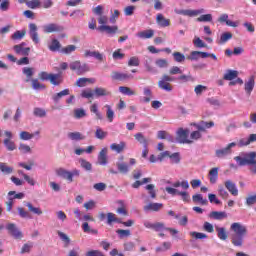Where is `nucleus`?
<instances>
[{
	"instance_id": "obj_1",
	"label": "nucleus",
	"mask_w": 256,
	"mask_h": 256,
	"mask_svg": "<svg viewBox=\"0 0 256 256\" xmlns=\"http://www.w3.org/2000/svg\"><path fill=\"white\" fill-rule=\"evenodd\" d=\"M233 234L231 235V243L234 247H243V243L245 241V237L247 236V226L234 222L230 226Z\"/></svg>"
},
{
	"instance_id": "obj_2",
	"label": "nucleus",
	"mask_w": 256,
	"mask_h": 256,
	"mask_svg": "<svg viewBox=\"0 0 256 256\" xmlns=\"http://www.w3.org/2000/svg\"><path fill=\"white\" fill-rule=\"evenodd\" d=\"M234 161H236L239 167H249V171L256 175V152H242L240 156L234 157Z\"/></svg>"
},
{
	"instance_id": "obj_3",
	"label": "nucleus",
	"mask_w": 256,
	"mask_h": 256,
	"mask_svg": "<svg viewBox=\"0 0 256 256\" xmlns=\"http://www.w3.org/2000/svg\"><path fill=\"white\" fill-rule=\"evenodd\" d=\"M24 205H25V207L28 208V211L25 210V208H23V207L17 208L18 215H19V217H21V219H31V213H33V215H38V216L43 215V210H41L40 207H35L33 205V203L24 202Z\"/></svg>"
},
{
	"instance_id": "obj_4",
	"label": "nucleus",
	"mask_w": 256,
	"mask_h": 256,
	"mask_svg": "<svg viewBox=\"0 0 256 256\" xmlns=\"http://www.w3.org/2000/svg\"><path fill=\"white\" fill-rule=\"evenodd\" d=\"M41 81H50L52 85L59 86L63 83L61 74H49L46 71H42L38 74Z\"/></svg>"
},
{
	"instance_id": "obj_5",
	"label": "nucleus",
	"mask_w": 256,
	"mask_h": 256,
	"mask_svg": "<svg viewBox=\"0 0 256 256\" xmlns=\"http://www.w3.org/2000/svg\"><path fill=\"white\" fill-rule=\"evenodd\" d=\"M56 175H58V177H62V179H66L68 183H73V178L79 177L81 175V171L77 169L69 171L65 168H59L56 170Z\"/></svg>"
},
{
	"instance_id": "obj_6",
	"label": "nucleus",
	"mask_w": 256,
	"mask_h": 256,
	"mask_svg": "<svg viewBox=\"0 0 256 256\" xmlns=\"http://www.w3.org/2000/svg\"><path fill=\"white\" fill-rule=\"evenodd\" d=\"M173 81H175L174 77L165 74L158 81V87L159 89H162V91H167L168 93H171V91H173V86L170 83Z\"/></svg>"
},
{
	"instance_id": "obj_7",
	"label": "nucleus",
	"mask_w": 256,
	"mask_h": 256,
	"mask_svg": "<svg viewBox=\"0 0 256 256\" xmlns=\"http://www.w3.org/2000/svg\"><path fill=\"white\" fill-rule=\"evenodd\" d=\"M69 67L71 69V71H76L77 75H85V73H87V71H89V65H87L86 63H81V61L76 60L74 62H71L69 64Z\"/></svg>"
},
{
	"instance_id": "obj_8",
	"label": "nucleus",
	"mask_w": 256,
	"mask_h": 256,
	"mask_svg": "<svg viewBox=\"0 0 256 256\" xmlns=\"http://www.w3.org/2000/svg\"><path fill=\"white\" fill-rule=\"evenodd\" d=\"M4 135L6 138L4 139L3 144L6 147L7 151H15V149H17V145H15V142L12 140L13 132L5 131Z\"/></svg>"
},
{
	"instance_id": "obj_9",
	"label": "nucleus",
	"mask_w": 256,
	"mask_h": 256,
	"mask_svg": "<svg viewBox=\"0 0 256 256\" xmlns=\"http://www.w3.org/2000/svg\"><path fill=\"white\" fill-rule=\"evenodd\" d=\"M177 15H184L185 17H197V15H201L205 13V9L201 8L198 10H183V9H175L174 10Z\"/></svg>"
},
{
	"instance_id": "obj_10",
	"label": "nucleus",
	"mask_w": 256,
	"mask_h": 256,
	"mask_svg": "<svg viewBox=\"0 0 256 256\" xmlns=\"http://www.w3.org/2000/svg\"><path fill=\"white\" fill-rule=\"evenodd\" d=\"M189 129H183L179 128L177 131V138L176 141L177 143H193V141L189 140Z\"/></svg>"
},
{
	"instance_id": "obj_11",
	"label": "nucleus",
	"mask_w": 256,
	"mask_h": 256,
	"mask_svg": "<svg viewBox=\"0 0 256 256\" xmlns=\"http://www.w3.org/2000/svg\"><path fill=\"white\" fill-rule=\"evenodd\" d=\"M233 147H237V143L232 142L228 144L227 147L216 150L215 151L216 157L218 159H223V157H227V155H231V149H233Z\"/></svg>"
},
{
	"instance_id": "obj_12",
	"label": "nucleus",
	"mask_w": 256,
	"mask_h": 256,
	"mask_svg": "<svg viewBox=\"0 0 256 256\" xmlns=\"http://www.w3.org/2000/svg\"><path fill=\"white\" fill-rule=\"evenodd\" d=\"M6 229L14 239H23V233L17 228V225L9 223L6 225Z\"/></svg>"
},
{
	"instance_id": "obj_13",
	"label": "nucleus",
	"mask_w": 256,
	"mask_h": 256,
	"mask_svg": "<svg viewBox=\"0 0 256 256\" xmlns=\"http://www.w3.org/2000/svg\"><path fill=\"white\" fill-rule=\"evenodd\" d=\"M28 27H29L30 38L32 39L33 43H35V45H38L40 40H39V33L37 32L38 31L37 24L30 23Z\"/></svg>"
},
{
	"instance_id": "obj_14",
	"label": "nucleus",
	"mask_w": 256,
	"mask_h": 256,
	"mask_svg": "<svg viewBox=\"0 0 256 256\" xmlns=\"http://www.w3.org/2000/svg\"><path fill=\"white\" fill-rule=\"evenodd\" d=\"M111 77L113 81H130V79H133L132 74H127V73L117 72V71L112 72Z\"/></svg>"
},
{
	"instance_id": "obj_15",
	"label": "nucleus",
	"mask_w": 256,
	"mask_h": 256,
	"mask_svg": "<svg viewBox=\"0 0 256 256\" xmlns=\"http://www.w3.org/2000/svg\"><path fill=\"white\" fill-rule=\"evenodd\" d=\"M224 186L227 191H229V193H231V195H233L234 197H237V195H239V190L237 189V184H235V182L231 180H226L224 182Z\"/></svg>"
},
{
	"instance_id": "obj_16",
	"label": "nucleus",
	"mask_w": 256,
	"mask_h": 256,
	"mask_svg": "<svg viewBox=\"0 0 256 256\" xmlns=\"http://www.w3.org/2000/svg\"><path fill=\"white\" fill-rule=\"evenodd\" d=\"M44 33H59L63 31V26H59L58 24L51 23L43 26Z\"/></svg>"
},
{
	"instance_id": "obj_17",
	"label": "nucleus",
	"mask_w": 256,
	"mask_h": 256,
	"mask_svg": "<svg viewBox=\"0 0 256 256\" xmlns=\"http://www.w3.org/2000/svg\"><path fill=\"white\" fill-rule=\"evenodd\" d=\"M253 89H255V76H250L248 81L244 84V91L247 95H251L253 93Z\"/></svg>"
},
{
	"instance_id": "obj_18",
	"label": "nucleus",
	"mask_w": 256,
	"mask_h": 256,
	"mask_svg": "<svg viewBox=\"0 0 256 256\" xmlns=\"http://www.w3.org/2000/svg\"><path fill=\"white\" fill-rule=\"evenodd\" d=\"M144 227H146V229H152L153 231L159 232V231H163V229H165V224H163L161 222L151 223L149 221H145Z\"/></svg>"
},
{
	"instance_id": "obj_19",
	"label": "nucleus",
	"mask_w": 256,
	"mask_h": 256,
	"mask_svg": "<svg viewBox=\"0 0 256 256\" xmlns=\"http://www.w3.org/2000/svg\"><path fill=\"white\" fill-rule=\"evenodd\" d=\"M98 31L102 33H107V35H115L119 31L117 26L101 25L98 27Z\"/></svg>"
},
{
	"instance_id": "obj_20",
	"label": "nucleus",
	"mask_w": 256,
	"mask_h": 256,
	"mask_svg": "<svg viewBox=\"0 0 256 256\" xmlns=\"http://www.w3.org/2000/svg\"><path fill=\"white\" fill-rule=\"evenodd\" d=\"M208 217L214 219L215 221H223L227 219V212L225 211H212L209 213Z\"/></svg>"
},
{
	"instance_id": "obj_21",
	"label": "nucleus",
	"mask_w": 256,
	"mask_h": 256,
	"mask_svg": "<svg viewBox=\"0 0 256 256\" xmlns=\"http://www.w3.org/2000/svg\"><path fill=\"white\" fill-rule=\"evenodd\" d=\"M256 142V134H250L248 138L240 139L239 141V147H247L248 145H251V143Z\"/></svg>"
},
{
	"instance_id": "obj_22",
	"label": "nucleus",
	"mask_w": 256,
	"mask_h": 256,
	"mask_svg": "<svg viewBox=\"0 0 256 256\" xmlns=\"http://www.w3.org/2000/svg\"><path fill=\"white\" fill-rule=\"evenodd\" d=\"M209 181L212 183V185H215L217 183V179H219V168L214 167L212 168L208 173Z\"/></svg>"
},
{
	"instance_id": "obj_23",
	"label": "nucleus",
	"mask_w": 256,
	"mask_h": 256,
	"mask_svg": "<svg viewBox=\"0 0 256 256\" xmlns=\"http://www.w3.org/2000/svg\"><path fill=\"white\" fill-rule=\"evenodd\" d=\"M156 23L159 25V27H169V25H171V20L166 19L163 14H157Z\"/></svg>"
},
{
	"instance_id": "obj_24",
	"label": "nucleus",
	"mask_w": 256,
	"mask_h": 256,
	"mask_svg": "<svg viewBox=\"0 0 256 256\" xmlns=\"http://www.w3.org/2000/svg\"><path fill=\"white\" fill-rule=\"evenodd\" d=\"M13 50L16 55H22L23 57H29V54L31 53V48H21V46H13Z\"/></svg>"
},
{
	"instance_id": "obj_25",
	"label": "nucleus",
	"mask_w": 256,
	"mask_h": 256,
	"mask_svg": "<svg viewBox=\"0 0 256 256\" xmlns=\"http://www.w3.org/2000/svg\"><path fill=\"white\" fill-rule=\"evenodd\" d=\"M163 207V203H149L148 205L144 206L145 213H149V211H161V208Z\"/></svg>"
},
{
	"instance_id": "obj_26",
	"label": "nucleus",
	"mask_w": 256,
	"mask_h": 256,
	"mask_svg": "<svg viewBox=\"0 0 256 256\" xmlns=\"http://www.w3.org/2000/svg\"><path fill=\"white\" fill-rule=\"evenodd\" d=\"M125 147H127V143L124 141H121L119 144L112 143L110 145L111 151H115L116 153H123V151H125Z\"/></svg>"
},
{
	"instance_id": "obj_27",
	"label": "nucleus",
	"mask_w": 256,
	"mask_h": 256,
	"mask_svg": "<svg viewBox=\"0 0 256 256\" xmlns=\"http://www.w3.org/2000/svg\"><path fill=\"white\" fill-rule=\"evenodd\" d=\"M195 127L196 129H198V131H205L206 129H211V127H215V122L201 121L199 124H195Z\"/></svg>"
},
{
	"instance_id": "obj_28",
	"label": "nucleus",
	"mask_w": 256,
	"mask_h": 256,
	"mask_svg": "<svg viewBox=\"0 0 256 256\" xmlns=\"http://www.w3.org/2000/svg\"><path fill=\"white\" fill-rule=\"evenodd\" d=\"M239 77V71L237 70H227L226 73L224 74L223 79L225 81H233Z\"/></svg>"
},
{
	"instance_id": "obj_29",
	"label": "nucleus",
	"mask_w": 256,
	"mask_h": 256,
	"mask_svg": "<svg viewBox=\"0 0 256 256\" xmlns=\"http://www.w3.org/2000/svg\"><path fill=\"white\" fill-rule=\"evenodd\" d=\"M116 167L118 169V172L122 175H127V173H129L130 171L129 164H127L126 162H116Z\"/></svg>"
},
{
	"instance_id": "obj_30",
	"label": "nucleus",
	"mask_w": 256,
	"mask_h": 256,
	"mask_svg": "<svg viewBox=\"0 0 256 256\" xmlns=\"http://www.w3.org/2000/svg\"><path fill=\"white\" fill-rule=\"evenodd\" d=\"M84 57H93L97 61H103V54H101L99 51H91V50H86Z\"/></svg>"
},
{
	"instance_id": "obj_31",
	"label": "nucleus",
	"mask_w": 256,
	"mask_h": 256,
	"mask_svg": "<svg viewBox=\"0 0 256 256\" xmlns=\"http://www.w3.org/2000/svg\"><path fill=\"white\" fill-rule=\"evenodd\" d=\"M153 35H155V31L153 29L144 30L136 34L139 39H151Z\"/></svg>"
},
{
	"instance_id": "obj_32",
	"label": "nucleus",
	"mask_w": 256,
	"mask_h": 256,
	"mask_svg": "<svg viewBox=\"0 0 256 256\" xmlns=\"http://www.w3.org/2000/svg\"><path fill=\"white\" fill-rule=\"evenodd\" d=\"M192 201L195 204H199V205H209V201L207 200V198H203L202 194H195L192 196Z\"/></svg>"
},
{
	"instance_id": "obj_33",
	"label": "nucleus",
	"mask_w": 256,
	"mask_h": 256,
	"mask_svg": "<svg viewBox=\"0 0 256 256\" xmlns=\"http://www.w3.org/2000/svg\"><path fill=\"white\" fill-rule=\"evenodd\" d=\"M107 153L108 149L103 148L98 155V163L99 165H107Z\"/></svg>"
},
{
	"instance_id": "obj_34",
	"label": "nucleus",
	"mask_w": 256,
	"mask_h": 256,
	"mask_svg": "<svg viewBox=\"0 0 256 256\" xmlns=\"http://www.w3.org/2000/svg\"><path fill=\"white\" fill-rule=\"evenodd\" d=\"M136 141L140 143V145H143V147H149V140L145 138V135L143 133L138 132L134 135Z\"/></svg>"
},
{
	"instance_id": "obj_35",
	"label": "nucleus",
	"mask_w": 256,
	"mask_h": 256,
	"mask_svg": "<svg viewBox=\"0 0 256 256\" xmlns=\"http://www.w3.org/2000/svg\"><path fill=\"white\" fill-rule=\"evenodd\" d=\"M70 94L69 89H64L56 94H54L52 96V99L54 101V103H57L58 101H61V99H63V97H67V95Z\"/></svg>"
},
{
	"instance_id": "obj_36",
	"label": "nucleus",
	"mask_w": 256,
	"mask_h": 256,
	"mask_svg": "<svg viewBox=\"0 0 256 256\" xmlns=\"http://www.w3.org/2000/svg\"><path fill=\"white\" fill-rule=\"evenodd\" d=\"M94 95L95 97H109V95H111V93L102 87H96L94 89Z\"/></svg>"
},
{
	"instance_id": "obj_37",
	"label": "nucleus",
	"mask_w": 256,
	"mask_h": 256,
	"mask_svg": "<svg viewBox=\"0 0 256 256\" xmlns=\"http://www.w3.org/2000/svg\"><path fill=\"white\" fill-rule=\"evenodd\" d=\"M143 93H144L145 97H143L141 99V102L142 103H150L151 102V97H153V92L151 91V88L145 87L143 89Z\"/></svg>"
},
{
	"instance_id": "obj_38",
	"label": "nucleus",
	"mask_w": 256,
	"mask_h": 256,
	"mask_svg": "<svg viewBox=\"0 0 256 256\" xmlns=\"http://www.w3.org/2000/svg\"><path fill=\"white\" fill-rule=\"evenodd\" d=\"M68 139H71V141H83L85 136L81 132H69Z\"/></svg>"
},
{
	"instance_id": "obj_39",
	"label": "nucleus",
	"mask_w": 256,
	"mask_h": 256,
	"mask_svg": "<svg viewBox=\"0 0 256 256\" xmlns=\"http://www.w3.org/2000/svg\"><path fill=\"white\" fill-rule=\"evenodd\" d=\"M0 171L4 175H11L13 173V167L7 165L5 162H0Z\"/></svg>"
},
{
	"instance_id": "obj_40",
	"label": "nucleus",
	"mask_w": 256,
	"mask_h": 256,
	"mask_svg": "<svg viewBox=\"0 0 256 256\" xmlns=\"http://www.w3.org/2000/svg\"><path fill=\"white\" fill-rule=\"evenodd\" d=\"M87 83H95V79L94 78H79L76 81L77 87H86Z\"/></svg>"
},
{
	"instance_id": "obj_41",
	"label": "nucleus",
	"mask_w": 256,
	"mask_h": 256,
	"mask_svg": "<svg viewBox=\"0 0 256 256\" xmlns=\"http://www.w3.org/2000/svg\"><path fill=\"white\" fill-rule=\"evenodd\" d=\"M217 237L221 241H227V230L223 227H216Z\"/></svg>"
},
{
	"instance_id": "obj_42",
	"label": "nucleus",
	"mask_w": 256,
	"mask_h": 256,
	"mask_svg": "<svg viewBox=\"0 0 256 256\" xmlns=\"http://www.w3.org/2000/svg\"><path fill=\"white\" fill-rule=\"evenodd\" d=\"M145 189L148 191L150 199H157V190H155V186L153 184L146 185Z\"/></svg>"
},
{
	"instance_id": "obj_43",
	"label": "nucleus",
	"mask_w": 256,
	"mask_h": 256,
	"mask_svg": "<svg viewBox=\"0 0 256 256\" xmlns=\"http://www.w3.org/2000/svg\"><path fill=\"white\" fill-rule=\"evenodd\" d=\"M26 34H27L26 30H17L12 34L11 39L13 41H21V39H23V37H25Z\"/></svg>"
},
{
	"instance_id": "obj_44",
	"label": "nucleus",
	"mask_w": 256,
	"mask_h": 256,
	"mask_svg": "<svg viewBox=\"0 0 256 256\" xmlns=\"http://www.w3.org/2000/svg\"><path fill=\"white\" fill-rule=\"evenodd\" d=\"M119 91L122 93V95H128V97L136 95L135 90H133L127 86H120Z\"/></svg>"
},
{
	"instance_id": "obj_45",
	"label": "nucleus",
	"mask_w": 256,
	"mask_h": 256,
	"mask_svg": "<svg viewBox=\"0 0 256 256\" xmlns=\"http://www.w3.org/2000/svg\"><path fill=\"white\" fill-rule=\"evenodd\" d=\"M172 187H174L175 189L182 187V189L187 191V189H189V181L187 180H183L182 182L176 181L172 184Z\"/></svg>"
},
{
	"instance_id": "obj_46",
	"label": "nucleus",
	"mask_w": 256,
	"mask_h": 256,
	"mask_svg": "<svg viewBox=\"0 0 256 256\" xmlns=\"http://www.w3.org/2000/svg\"><path fill=\"white\" fill-rule=\"evenodd\" d=\"M196 21H198V23H210L211 21H213V15L211 14L201 15L196 19Z\"/></svg>"
},
{
	"instance_id": "obj_47",
	"label": "nucleus",
	"mask_w": 256,
	"mask_h": 256,
	"mask_svg": "<svg viewBox=\"0 0 256 256\" xmlns=\"http://www.w3.org/2000/svg\"><path fill=\"white\" fill-rule=\"evenodd\" d=\"M31 81L34 91H43L45 89V84H41L38 79H32Z\"/></svg>"
},
{
	"instance_id": "obj_48",
	"label": "nucleus",
	"mask_w": 256,
	"mask_h": 256,
	"mask_svg": "<svg viewBox=\"0 0 256 256\" xmlns=\"http://www.w3.org/2000/svg\"><path fill=\"white\" fill-rule=\"evenodd\" d=\"M34 243L33 242H28L25 243L22 248H21V255H25V253H31V249H33Z\"/></svg>"
},
{
	"instance_id": "obj_49",
	"label": "nucleus",
	"mask_w": 256,
	"mask_h": 256,
	"mask_svg": "<svg viewBox=\"0 0 256 256\" xmlns=\"http://www.w3.org/2000/svg\"><path fill=\"white\" fill-rule=\"evenodd\" d=\"M229 39H233V34L231 32H224L220 36L219 44L223 45V43H227V41H229Z\"/></svg>"
},
{
	"instance_id": "obj_50",
	"label": "nucleus",
	"mask_w": 256,
	"mask_h": 256,
	"mask_svg": "<svg viewBox=\"0 0 256 256\" xmlns=\"http://www.w3.org/2000/svg\"><path fill=\"white\" fill-rule=\"evenodd\" d=\"M33 115L34 117L43 118V117H47V112L43 108L36 107L33 110Z\"/></svg>"
},
{
	"instance_id": "obj_51",
	"label": "nucleus",
	"mask_w": 256,
	"mask_h": 256,
	"mask_svg": "<svg viewBox=\"0 0 256 256\" xmlns=\"http://www.w3.org/2000/svg\"><path fill=\"white\" fill-rule=\"evenodd\" d=\"M90 111L91 113H94L96 115L97 119H103V115L101 114V112H99V106L96 103L92 104V106L90 107Z\"/></svg>"
},
{
	"instance_id": "obj_52",
	"label": "nucleus",
	"mask_w": 256,
	"mask_h": 256,
	"mask_svg": "<svg viewBox=\"0 0 256 256\" xmlns=\"http://www.w3.org/2000/svg\"><path fill=\"white\" fill-rule=\"evenodd\" d=\"M58 236L60 237L61 241L64 242V247H69V244L71 243L69 236L61 231H58Z\"/></svg>"
},
{
	"instance_id": "obj_53",
	"label": "nucleus",
	"mask_w": 256,
	"mask_h": 256,
	"mask_svg": "<svg viewBox=\"0 0 256 256\" xmlns=\"http://www.w3.org/2000/svg\"><path fill=\"white\" fill-rule=\"evenodd\" d=\"M75 119H83V117H87V112L83 108H77L74 110Z\"/></svg>"
},
{
	"instance_id": "obj_54",
	"label": "nucleus",
	"mask_w": 256,
	"mask_h": 256,
	"mask_svg": "<svg viewBox=\"0 0 256 256\" xmlns=\"http://www.w3.org/2000/svg\"><path fill=\"white\" fill-rule=\"evenodd\" d=\"M190 237H193V239H207L209 236H207V234L203 233V232H195L192 231L189 233Z\"/></svg>"
},
{
	"instance_id": "obj_55",
	"label": "nucleus",
	"mask_w": 256,
	"mask_h": 256,
	"mask_svg": "<svg viewBox=\"0 0 256 256\" xmlns=\"http://www.w3.org/2000/svg\"><path fill=\"white\" fill-rule=\"evenodd\" d=\"M176 63H185V55L181 52H174L172 54Z\"/></svg>"
},
{
	"instance_id": "obj_56",
	"label": "nucleus",
	"mask_w": 256,
	"mask_h": 256,
	"mask_svg": "<svg viewBox=\"0 0 256 256\" xmlns=\"http://www.w3.org/2000/svg\"><path fill=\"white\" fill-rule=\"evenodd\" d=\"M25 197V193L19 192L17 193L16 191H10L8 192V198L9 199H23Z\"/></svg>"
},
{
	"instance_id": "obj_57",
	"label": "nucleus",
	"mask_w": 256,
	"mask_h": 256,
	"mask_svg": "<svg viewBox=\"0 0 256 256\" xmlns=\"http://www.w3.org/2000/svg\"><path fill=\"white\" fill-rule=\"evenodd\" d=\"M22 72H23V74L24 75H26V77H27V82H29V79H31L32 78V76L34 75V69L33 68H31V67H24L23 69H22Z\"/></svg>"
},
{
	"instance_id": "obj_58",
	"label": "nucleus",
	"mask_w": 256,
	"mask_h": 256,
	"mask_svg": "<svg viewBox=\"0 0 256 256\" xmlns=\"http://www.w3.org/2000/svg\"><path fill=\"white\" fill-rule=\"evenodd\" d=\"M49 49L52 52L59 51V49H61V43L59 42V40L53 39L51 45L49 46Z\"/></svg>"
},
{
	"instance_id": "obj_59",
	"label": "nucleus",
	"mask_w": 256,
	"mask_h": 256,
	"mask_svg": "<svg viewBox=\"0 0 256 256\" xmlns=\"http://www.w3.org/2000/svg\"><path fill=\"white\" fill-rule=\"evenodd\" d=\"M35 137V134H31L27 131L20 132V139L22 141H30V139H33Z\"/></svg>"
},
{
	"instance_id": "obj_60",
	"label": "nucleus",
	"mask_w": 256,
	"mask_h": 256,
	"mask_svg": "<svg viewBox=\"0 0 256 256\" xmlns=\"http://www.w3.org/2000/svg\"><path fill=\"white\" fill-rule=\"evenodd\" d=\"M79 163L82 169H85V171H91V169H93V166L90 164V162L85 159H80Z\"/></svg>"
},
{
	"instance_id": "obj_61",
	"label": "nucleus",
	"mask_w": 256,
	"mask_h": 256,
	"mask_svg": "<svg viewBox=\"0 0 256 256\" xmlns=\"http://www.w3.org/2000/svg\"><path fill=\"white\" fill-rule=\"evenodd\" d=\"M76 49H77V46L68 45L61 49V53H65L66 55H69V54L73 53V51H76Z\"/></svg>"
},
{
	"instance_id": "obj_62",
	"label": "nucleus",
	"mask_w": 256,
	"mask_h": 256,
	"mask_svg": "<svg viewBox=\"0 0 256 256\" xmlns=\"http://www.w3.org/2000/svg\"><path fill=\"white\" fill-rule=\"evenodd\" d=\"M96 139L103 140L105 137H107V132L103 131L101 128H97L95 132Z\"/></svg>"
},
{
	"instance_id": "obj_63",
	"label": "nucleus",
	"mask_w": 256,
	"mask_h": 256,
	"mask_svg": "<svg viewBox=\"0 0 256 256\" xmlns=\"http://www.w3.org/2000/svg\"><path fill=\"white\" fill-rule=\"evenodd\" d=\"M112 57L114 61H119L125 58V54L121 53V49H117L116 51L113 52Z\"/></svg>"
},
{
	"instance_id": "obj_64",
	"label": "nucleus",
	"mask_w": 256,
	"mask_h": 256,
	"mask_svg": "<svg viewBox=\"0 0 256 256\" xmlns=\"http://www.w3.org/2000/svg\"><path fill=\"white\" fill-rule=\"evenodd\" d=\"M86 256H105L103 252L99 250H90L86 253Z\"/></svg>"
}]
</instances>
